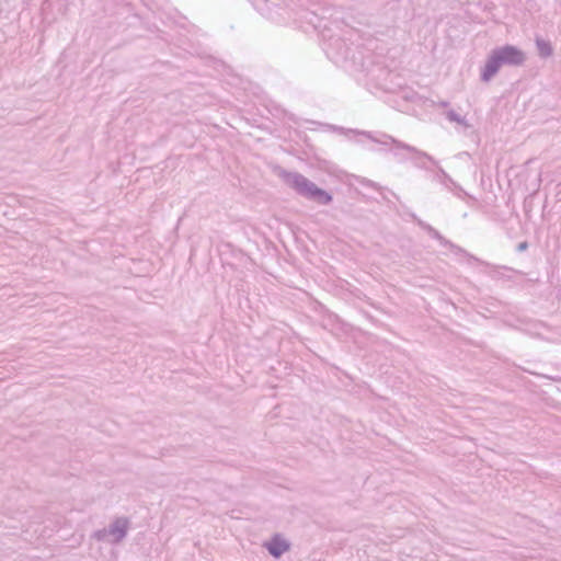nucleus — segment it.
Masks as SVG:
<instances>
[{
    "instance_id": "f257e3e1",
    "label": "nucleus",
    "mask_w": 561,
    "mask_h": 561,
    "mask_svg": "<svg viewBox=\"0 0 561 561\" xmlns=\"http://www.w3.org/2000/svg\"><path fill=\"white\" fill-rule=\"evenodd\" d=\"M525 60V53L515 46L497 47L488 57L481 71V80L488 82L499 72L502 66H520Z\"/></svg>"
},
{
    "instance_id": "f03ea898",
    "label": "nucleus",
    "mask_w": 561,
    "mask_h": 561,
    "mask_svg": "<svg viewBox=\"0 0 561 561\" xmlns=\"http://www.w3.org/2000/svg\"><path fill=\"white\" fill-rule=\"evenodd\" d=\"M284 182L294 188L302 197L313 201L320 205H328L332 202V195L318 187L313 182L298 172H284Z\"/></svg>"
},
{
    "instance_id": "7ed1b4c3",
    "label": "nucleus",
    "mask_w": 561,
    "mask_h": 561,
    "mask_svg": "<svg viewBox=\"0 0 561 561\" xmlns=\"http://www.w3.org/2000/svg\"><path fill=\"white\" fill-rule=\"evenodd\" d=\"M128 529L129 520L126 517H118L108 527L98 530L94 538L108 543H118L126 537Z\"/></svg>"
},
{
    "instance_id": "20e7f679",
    "label": "nucleus",
    "mask_w": 561,
    "mask_h": 561,
    "mask_svg": "<svg viewBox=\"0 0 561 561\" xmlns=\"http://www.w3.org/2000/svg\"><path fill=\"white\" fill-rule=\"evenodd\" d=\"M366 135H367V137H369V138H370L371 140H374V141L381 142V144H385V145H387V144H388V141H390L391 144L396 145L398 148H401V149H404V150H407V151L413 152V153H415L417 157H420V158H425V159H427L428 161H431V162L435 163L434 159H433L431 156H428L426 152H424V151H420V150H417L415 147H412V146H410V145H407V144H404V142H401V141H399V140H397V139L392 138L391 136H385L386 140H382V141H381V140H377V139H375L370 134H366Z\"/></svg>"
},
{
    "instance_id": "39448f33",
    "label": "nucleus",
    "mask_w": 561,
    "mask_h": 561,
    "mask_svg": "<svg viewBox=\"0 0 561 561\" xmlns=\"http://www.w3.org/2000/svg\"><path fill=\"white\" fill-rule=\"evenodd\" d=\"M266 548L273 557L279 558L289 549V545L285 540L274 538L266 545Z\"/></svg>"
},
{
    "instance_id": "423d86ee",
    "label": "nucleus",
    "mask_w": 561,
    "mask_h": 561,
    "mask_svg": "<svg viewBox=\"0 0 561 561\" xmlns=\"http://www.w3.org/2000/svg\"><path fill=\"white\" fill-rule=\"evenodd\" d=\"M536 44L540 56L548 57L552 54V48L548 42L538 38Z\"/></svg>"
},
{
    "instance_id": "0eeeda50",
    "label": "nucleus",
    "mask_w": 561,
    "mask_h": 561,
    "mask_svg": "<svg viewBox=\"0 0 561 561\" xmlns=\"http://www.w3.org/2000/svg\"><path fill=\"white\" fill-rule=\"evenodd\" d=\"M446 117L450 121V122H455V123H458L460 125H463V126H468V123L466 121L465 117L460 116L458 113H456L455 111L450 110L446 113Z\"/></svg>"
},
{
    "instance_id": "6e6552de",
    "label": "nucleus",
    "mask_w": 561,
    "mask_h": 561,
    "mask_svg": "<svg viewBox=\"0 0 561 561\" xmlns=\"http://www.w3.org/2000/svg\"><path fill=\"white\" fill-rule=\"evenodd\" d=\"M426 228H427V230H428L430 234H431L433 238H435V239H437L438 241H440V243H443V242L445 241V240H444V238L440 236V233H439L437 230H435L434 228H432V227H430V226H427Z\"/></svg>"
},
{
    "instance_id": "1a4fd4ad",
    "label": "nucleus",
    "mask_w": 561,
    "mask_h": 561,
    "mask_svg": "<svg viewBox=\"0 0 561 561\" xmlns=\"http://www.w3.org/2000/svg\"><path fill=\"white\" fill-rule=\"evenodd\" d=\"M438 105L442 106V107H447L448 106V102L442 101V102L438 103Z\"/></svg>"
},
{
    "instance_id": "9d476101",
    "label": "nucleus",
    "mask_w": 561,
    "mask_h": 561,
    "mask_svg": "<svg viewBox=\"0 0 561 561\" xmlns=\"http://www.w3.org/2000/svg\"><path fill=\"white\" fill-rule=\"evenodd\" d=\"M526 248H527V244H526V243H520V244L518 245V249H519V250H525Z\"/></svg>"
}]
</instances>
